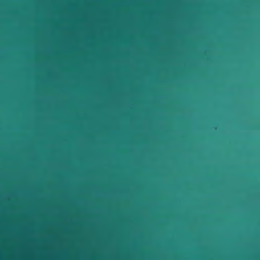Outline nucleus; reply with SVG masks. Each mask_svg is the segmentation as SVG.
<instances>
[{
  "instance_id": "nucleus-1",
  "label": "nucleus",
  "mask_w": 260,
  "mask_h": 260,
  "mask_svg": "<svg viewBox=\"0 0 260 260\" xmlns=\"http://www.w3.org/2000/svg\"><path fill=\"white\" fill-rule=\"evenodd\" d=\"M163 216H164V217L165 216V214H163Z\"/></svg>"
},
{
  "instance_id": "nucleus-2",
  "label": "nucleus",
  "mask_w": 260,
  "mask_h": 260,
  "mask_svg": "<svg viewBox=\"0 0 260 260\" xmlns=\"http://www.w3.org/2000/svg\"><path fill=\"white\" fill-rule=\"evenodd\" d=\"M163 13H165V11H163Z\"/></svg>"
},
{
  "instance_id": "nucleus-3",
  "label": "nucleus",
  "mask_w": 260,
  "mask_h": 260,
  "mask_svg": "<svg viewBox=\"0 0 260 260\" xmlns=\"http://www.w3.org/2000/svg\"><path fill=\"white\" fill-rule=\"evenodd\" d=\"M163 79H165V77H163Z\"/></svg>"
},
{
  "instance_id": "nucleus-4",
  "label": "nucleus",
  "mask_w": 260,
  "mask_h": 260,
  "mask_svg": "<svg viewBox=\"0 0 260 260\" xmlns=\"http://www.w3.org/2000/svg\"><path fill=\"white\" fill-rule=\"evenodd\" d=\"M163 108H164V109L165 108V107H164V106L163 107Z\"/></svg>"
}]
</instances>
